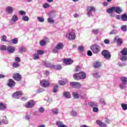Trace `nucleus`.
I'll return each mask as SVG.
<instances>
[{
	"instance_id": "nucleus-23",
	"label": "nucleus",
	"mask_w": 127,
	"mask_h": 127,
	"mask_svg": "<svg viewBox=\"0 0 127 127\" xmlns=\"http://www.w3.org/2000/svg\"><path fill=\"white\" fill-rule=\"evenodd\" d=\"M52 68L53 69H56V70H60V69L62 68V66L60 64H58L57 65H52Z\"/></svg>"
},
{
	"instance_id": "nucleus-20",
	"label": "nucleus",
	"mask_w": 127,
	"mask_h": 127,
	"mask_svg": "<svg viewBox=\"0 0 127 127\" xmlns=\"http://www.w3.org/2000/svg\"><path fill=\"white\" fill-rule=\"evenodd\" d=\"M57 126H58V127H67L66 125L63 124V123L60 121H58L56 123Z\"/></svg>"
},
{
	"instance_id": "nucleus-5",
	"label": "nucleus",
	"mask_w": 127,
	"mask_h": 127,
	"mask_svg": "<svg viewBox=\"0 0 127 127\" xmlns=\"http://www.w3.org/2000/svg\"><path fill=\"white\" fill-rule=\"evenodd\" d=\"M102 55L104 56L105 59H111V54L108 50H103L102 52Z\"/></svg>"
},
{
	"instance_id": "nucleus-28",
	"label": "nucleus",
	"mask_w": 127,
	"mask_h": 127,
	"mask_svg": "<svg viewBox=\"0 0 127 127\" xmlns=\"http://www.w3.org/2000/svg\"><path fill=\"white\" fill-rule=\"evenodd\" d=\"M6 10L8 13H12V11H13V9H12V7L8 6L6 8Z\"/></svg>"
},
{
	"instance_id": "nucleus-33",
	"label": "nucleus",
	"mask_w": 127,
	"mask_h": 127,
	"mask_svg": "<svg viewBox=\"0 0 127 127\" xmlns=\"http://www.w3.org/2000/svg\"><path fill=\"white\" fill-rule=\"evenodd\" d=\"M72 96L74 99H79V95L77 92H73Z\"/></svg>"
},
{
	"instance_id": "nucleus-4",
	"label": "nucleus",
	"mask_w": 127,
	"mask_h": 127,
	"mask_svg": "<svg viewBox=\"0 0 127 127\" xmlns=\"http://www.w3.org/2000/svg\"><path fill=\"white\" fill-rule=\"evenodd\" d=\"M65 37L69 39V40H74L76 38V34L73 31H71L68 33H67Z\"/></svg>"
},
{
	"instance_id": "nucleus-62",
	"label": "nucleus",
	"mask_w": 127,
	"mask_h": 127,
	"mask_svg": "<svg viewBox=\"0 0 127 127\" xmlns=\"http://www.w3.org/2000/svg\"><path fill=\"white\" fill-rule=\"evenodd\" d=\"M50 5L49 4L46 3L43 5L44 8H48L49 7Z\"/></svg>"
},
{
	"instance_id": "nucleus-50",
	"label": "nucleus",
	"mask_w": 127,
	"mask_h": 127,
	"mask_svg": "<svg viewBox=\"0 0 127 127\" xmlns=\"http://www.w3.org/2000/svg\"><path fill=\"white\" fill-rule=\"evenodd\" d=\"M37 54L39 56V55H42L44 54V52L42 50H39L37 51Z\"/></svg>"
},
{
	"instance_id": "nucleus-57",
	"label": "nucleus",
	"mask_w": 127,
	"mask_h": 127,
	"mask_svg": "<svg viewBox=\"0 0 127 127\" xmlns=\"http://www.w3.org/2000/svg\"><path fill=\"white\" fill-rule=\"evenodd\" d=\"M92 32L93 33H94V34H98V33H99V30L98 29L93 30Z\"/></svg>"
},
{
	"instance_id": "nucleus-56",
	"label": "nucleus",
	"mask_w": 127,
	"mask_h": 127,
	"mask_svg": "<svg viewBox=\"0 0 127 127\" xmlns=\"http://www.w3.org/2000/svg\"><path fill=\"white\" fill-rule=\"evenodd\" d=\"M93 112H94V113H97V112H99V109L96 107H93Z\"/></svg>"
},
{
	"instance_id": "nucleus-35",
	"label": "nucleus",
	"mask_w": 127,
	"mask_h": 127,
	"mask_svg": "<svg viewBox=\"0 0 127 127\" xmlns=\"http://www.w3.org/2000/svg\"><path fill=\"white\" fill-rule=\"evenodd\" d=\"M59 84L61 85V86H65L66 85V83H67V80H65V81L60 80L59 81Z\"/></svg>"
},
{
	"instance_id": "nucleus-14",
	"label": "nucleus",
	"mask_w": 127,
	"mask_h": 127,
	"mask_svg": "<svg viewBox=\"0 0 127 127\" xmlns=\"http://www.w3.org/2000/svg\"><path fill=\"white\" fill-rule=\"evenodd\" d=\"M96 123L100 127H107V125L104 123L102 122L101 121L96 120Z\"/></svg>"
},
{
	"instance_id": "nucleus-13",
	"label": "nucleus",
	"mask_w": 127,
	"mask_h": 127,
	"mask_svg": "<svg viewBox=\"0 0 127 127\" xmlns=\"http://www.w3.org/2000/svg\"><path fill=\"white\" fill-rule=\"evenodd\" d=\"M64 63L67 65H70L73 63V60L71 59H64Z\"/></svg>"
},
{
	"instance_id": "nucleus-38",
	"label": "nucleus",
	"mask_w": 127,
	"mask_h": 127,
	"mask_svg": "<svg viewBox=\"0 0 127 127\" xmlns=\"http://www.w3.org/2000/svg\"><path fill=\"white\" fill-rule=\"evenodd\" d=\"M121 107H122L123 111H127V104L123 103L121 105Z\"/></svg>"
},
{
	"instance_id": "nucleus-9",
	"label": "nucleus",
	"mask_w": 127,
	"mask_h": 127,
	"mask_svg": "<svg viewBox=\"0 0 127 127\" xmlns=\"http://www.w3.org/2000/svg\"><path fill=\"white\" fill-rule=\"evenodd\" d=\"M41 85L42 87H44V88H46L50 85L49 82L47 80H42L40 81Z\"/></svg>"
},
{
	"instance_id": "nucleus-40",
	"label": "nucleus",
	"mask_w": 127,
	"mask_h": 127,
	"mask_svg": "<svg viewBox=\"0 0 127 127\" xmlns=\"http://www.w3.org/2000/svg\"><path fill=\"white\" fill-rule=\"evenodd\" d=\"M33 57L34 60H37L38 59H39V56L37 53L34 54Z\"/></svg>"
},
{
	"instance_id": "nucleus-55",
	"label": "nucleus",
	"mask_w": 127,
	"mask_h": 127,
	"mask_svg": "<svg viewBox=\"0 0 127 127\" xmlns=\"http://www.w3.org/2000/svg\"><path fill=\"white\" fill-rule=\"evenodd\" d=\"M1 41H3V42L6 41V36L3 35L1 36Z\"/></svg>"
},
{
	"instance_id": "nucleus-32",
	"label": "nucleus",
	"mask_w": 127,
	"mask_h": 127,
	"mask_svg": "<svg viewBox=\"0 0 127 127\" xmlns=\"http://www.w3.org/2000/svg\"><path fill=\"white\" fill-rule=\"evenodd\" d=\"M127 83L122 82V83H121L120 84L119 86L121 89H125V88H127Z\"/></svg>"
},
{
	"instance_id": "nucleus-30",
	"label": "nucleus",
	"mask_w": 127,
	"mask_h": 127,
	"mask_svg": "<svg viewBox=\"0 0 127 127\" xmlns=\"http://www.w3.org/2000/svg\"><path fill=\"white\" fill-rule=\"evenodd\" d=\"M87 11H90V12H92L93 11V10H95V7H93V6H88L87 7V9H86Z\"/></svg>"
},
{
	"instance_id": "nucleus-43",
	"label": "nucleus",
	"mask_w": 127,
	"mask_h": 127,
	"mask_svg": "<svg viewBox=\"0 0 127 127\" xmlns=\"http://www.w3.org/2000/svg\"><path fill=\"white\" fill-rule=\"evenodd\" d=\"M121 29L122 30V31H124L126 32L127 30V25H124L121 27Z\"/></svg>"
},
{
	"instance_id": "nucleus-26",
	"label": "nucleus",
	"mask_w": 127,
	"mask_h": 127,
	"mask_svg": "<svg viewBox=\"0 0 127 127\" xmlns=\"http://www.w3.org/2000/svg\"><path fill=\"white\" fill-rule=\"evenodd\" d=\"M52 112L53 115H57L59 113V109L57 108H54L52 110Z\"/></svg>"
},
{
	"instance_id": "nucleus-61",
	"label": "nucleus",
	"mask_w": 127,
	"mask_h": 127,
	"mask_svg": "<svg viewBox=\"0 0 127 127\" xmlns=\"http://www.w3.org/2000/svg\"><path fill=\"white\" fill-rule=\"evenodd\" d=\"M15 61L16 62H20V58L18 57L15 58Z\"/></svg>"
},
{
	"instance_id": "nucleus-16",
	"label": "nucleus",
	"mask_w": 127,
	"mask_h": 127,
	"mask_svg": "<svg viewBox=\"0 0 127 127\" xmlns=\"http://www.w3.org/2000/svg\"><path fill=\"white\" fill-rule=\"evenodd\" d=\"M15 49L13 47H7V51L8 53H13L14 52Z\"/></svg>"
},
{
	"instance_id": "nucleus-31",
	"label": "nucleus",
	"mask_w": 127,
	"mask_h": 127,
	"mask_svg": "<svg viewBox=\"0 0 127 127\" xmlns=\"http://www.w3.org/2000/svg\"><path fill=\"white\" fill-rule=\"evenodd\" d=\"M120 53H121L122 55H127V49H124L120 52Z\"/></svg>"
},
{
	"instance_id": "nucleus-11",
	"label": "nucleus",
	"mask_w": 127,
	"mask_h": 127,
	"mask_svg": "<svg viewBox=\"0 0 127 127\" xmlns=\"http://www.w3.org/2000/svg\"><path fill=\"white\" fill-rule=\"evenodd\" d=\"M115 40L117 41L118 45L121 46L123 44V39L120 38V37L116 36L115 38Z\"/></svg>"
},
{
	"instance_id": "nucleus-7",
	"label": "nucleus",
	"mask_w": 127,
	"mask_h": 127,
	"mask_svg": "<svg viewBox=\"0 0 127 127\" xmlns=\"http://www.w3.org/2000/svg\"><path fill=\"white\" fill-rule=\"evenodd\" d=\"M34 106V101L33 100H30L25 104V108L29 109L32 108Z\"/></svg>"
},
{
	"instance_id": "nucleus-47",
	"label": "nucleus",
	"mask_w": 127,
	"mask_h": 127,
	"mask_svg": "<svg viewBox=\"0 0 127 127\" xmlns=\"http://www.w3.org/2000/svg\"><path fill=\"white\" fill-rule=\"evenodd\" d=\"M37 19L40 22H44V18L43 17H38Z\"/></svg>"
},
{
	"instance_id": "nucleus-39",
	"label": "nucleus",
	"mask_w": 127,
	"mask_h": 127,
	"mask_svg": "<svg viewBox=\"0 0 127 127\" xmlns=\"http://www.w3.org/2000/svg\"><path fill=\"white\" fill-rule=\"evenodd\" d=\"M78 50L79 52H82V51H84V50H85V48L82 46H79Z\"/></svg>"
},
{
	"instance_id": "nucleus-10",
	"label": "nucleus",
	"mask_w": 127,
	"mask_h": 127,
	"mask_svg": "<svg viewBox=\"0 0 127 127\" xmlns=\"http://www.w3.org/2000/svg\"><path fill=\"white\" fill-rule=\"evenodd\" d=\"M70 85L72 88H80L81 84L78 82H72L70 83Z\"/></svg>"
},
{
	"instance_id": "nucleus-27",
	"label": "nucleus",
	"mask_w": 127,
	"mask_h": 127,
	"mask_svg": "<svg viewBox=\"0 0 127 127\" xmlns=\"http://www.w3.org/2000/svg\"><path fill=\"white\" fill-rule=\"evenodd\" d=\"M89 105L91 108H95L96 107H98V104L96 103L95 102H90L89 103Z\"/></svg>"
},
{
	"instance_id": "nucleus-44",
	"label": "nucleus",
	"mask_w": 127,
	"mask_h": 127,
	"mask_svg": "<svg viewBox=\"0 0 127 127\" xmlns=\"http://www.w3.org/2000/svg\"><path fill=\"white\" fill-rule=\"evenodd\" d=\"M0 50H7V48H6V46H5V45H1V46H0Z\"/></svg>"
},
{
	"instance_id": "nucleus-36",
	"label": "nucleus",
	"mask_w": 127,
	"mask_h": 127,
	"mask_svg": "<svg viewBox=\"0 0 127 127\" xmlns=\"http://www.w3.org/2000/svg\"><path fill=\"white\" fill-rule=\"evenodd\" d=\"M22 20L23 21H28L29 20V17L27 16H23L22 17Z\"/></svg>"
},
{
	"instance_id": "nucleus-63",
	"label": "nucleus",
	"mask_w": 127,
	"mask_h": 127,
	"mask_svg": "<svg viewBox=\"0 0 127 127\" xmlns=\"http://www.w3.org/2000/svg\"><path fill=\"white\" fill-rule=\"evenodd\" d=\"M87 55L88 56H92L93 55V54L92 53V52L91 51H88L87 52Z\"/></svg>"
},
{
	"instance_id": "nucleus-25",
	"label": "nucleus",
	"mask_w": 127,
	"mask_h": 127,
	"mask_svg": "<svg viewBox=\"0 0 127 127\" xmlns=\"http://www.w3.org/2000/svg\"><path fill=\"white\" fill-rule=\"evenodd\" d=\"M121 19L123 21H127V14L126 13H124L121 15Z\"/></svg>"
},
{
	"instance_id": "nucleus-60",
	"label": "nucleus",
	"mask_w": 127,
	"mask_h": 127,
	"mask_svg": "<svg viewBox=\"0 0 127 127\" xmlns=\"http://www.w3.org/2000/svg\"><path fill=\"white\" fill-rule=\"evenodd\" d=\"M39 113H43L44 112V109L43 108V107H40L39 109Z\"/></svg>"
},
{
	"instance_id": "nucleus-64",
	"label": "nucleus",
	"mask_w": 127,
	"mask_h": 127,
	"mask_svg": "<svg viewBox=\"0 0 127 127\" xmlns=\"http://www.w3.org/2000/svg\"><path fill=\"white\" fill-rule=\"evenodd\" d=\"M104 43H105V44H109V43H110V40H108V39H105L104 41Z\"/></svg>"
},
{
	"instance_id": "nucleus-48",
	"label": "nucleus",
	"mask_w": 127,
	"mask_h": 127,
	"mask_svg": "<svg viewBox=\"0 0 127 127\" xmlns=\"http://www.w3.org/2000/svg\"><path fill=\"white\" fill-rule=\"evenodd\" d=\"M48 22H49V23H54L55 21L52 19V18L49 17L48 19Z\"/></svg>"
},
{
	"instance_id": "nucleus-15",
	"label": "nucleus",
	"mask_w": 127,
	"mask_h": 127,
	"mask_svg": "<svg viewBox=\"0 0 127 127\" xmlns=\"http://www.w3.org/2000/svg\"><path fill=\"white\" fill-rule=\"evenodd\" d=\"M115 12H116V13H118V14H121V13H122V12H123L122 8H121V7L120 6H115Z\"/></svg>"
},
{
	"instance_id": "nucleus-29",
	"label": "nucleus",
	"mask_w": 127,
	"mask_h": 127,
	"mask_svg": "<svg viewBox=\"0 0 127 127\" xmlns=\"http://www.w3.org/2000/svg\"><path fill=\"white\" fill-rule=\"evenodd\" d=\"M46 42H47V40L44 39L40 42V44L41 46H45L46 44Z\"/></svg>"
},
{
	"instance_id": "nucleus-59",
	"label": "nucleus",
	"mask_w": 127,
	"mask_h": 127,
	"mask_svg": "<svg viewBox=\"0 0 127 127\" xmlns=\"http://www.w3.org/2000/svg\"><path fill=\"white\" fill-rule=\"evenodd\" d=\"M81 69V67H80V66L77 65L76 67H75V71L76 72H78L79 71H80V69Z\"/></svg>"
},
{
	"instance_id": "nucleus-24",
	"label": "nucleus",
	"mask_w": 127,
	"mask_h": 127,
	"mask_svg": "<svg viewBox=\"0 0 127 127\" xmlns=\"http://www.w3.org/2000/svg\"><path fill=\"white\" fill-rule=\"evenodd\" d=\"M44 65L47 68H52V66H53V64H51L48 62H45Z\"/></svg>"
},
{
	"instance_id": "nucleus-51",
	"label": "nucleus",
	"mask_w": 127,
	"mask_h": 127,
	"mask_svg": "<svg viewBox=\"0 0 127 127\" xmlns=\"http://www.w3.org/2000/svg\"><path fill=\"white\" fill-rule=\"evenodd\" d=\"M19 52H20V53H23V52H24L25 51V48L22 47L21 48H20L19 49Z\"/></svg>"
},
{
	"instance_id": "nucleus-3",
	"label": "nucleus",
	"mask_w": 127,
	"mask_h": 127,
	"mask_svg": "<svg viewBox=\"0 0 127 127\" xmlns=\"http://www.w3.org/2000/svg\"><path fill=\"white\" fill-rule=\"evenodd\" d=\"M63 47H64V45L62 43H59L57 46L53 49L54 53H58L59 50H61V49H63Z\"/></svg>"
},
{
	"instance_id": "nucleus-2",
	"label": "nucleus",
	"mask_w": 127,
	"mask_h": 127,
	"mask_svg": "<svg viewBox=\"0 0 127 127\" xmlns=\"http://www.w3.org/2000/svg\"><path fill=\"white\" fill-rule=\"evenodd\" d=\"M90 49L93 53H95V54H98L101 50V47H100V46L99 45L94 44L90 47Z\"/></svg>"
},
{
	"instance_id": "nucleus-17",
	"label": "nucleus",
	"mask_w": 127,
	"mask_h": 127,
	"mask_svg": "<svg viewBox=\"0 0 127 127\" xmlns=\"http://www.w3.org/2000/svg\"><path fill=\"white\" fill-rule=\"evenodd\" d=\"M101 62H99L98 61L95 62L93 63V67L94 68H99V67H101Z\"/></svg>"
},
{
	"instance_id": "nucleus-49",
	"label": "nucleus",
	"mask_w": 127,
	"mask_h": 127,
	"mask_svg": "<svg viewBox=\"0 0 127 127\" xmlns=\"http://www.w3.org/2000/svg\"><path fill=\"white\" fill-rule=\"evenodd\" d=\"M19 13L20 15H25L26 14V12L23 10H19Z\"/></svg>"
},
{
	"instance_id": "nucleus-34",
	"label": "nucleus",
	"mask_w": 127,
	"mask_h": 127,
	"mask_svg": "<svg viewBox=\"0 0 127 127\" xmlns=\"http://www.w3.org/2000/svg\"><path fill=\"white\" fill-rule=\"evenodd\" d=\"M121 80L122 83L127 84V78L125 76L121 77Z\"/></svg>"
},
{
	"instance_id": "nucleus-58",
	"label": "nucleus",
	"mask_w": 127,
	"mask_h": 127,
	"mask_svg": "<svg viewBox=\"0 0 127 127\" xmlns=\"http://www.w3.org/2000/svg\"><path fill=\"white\" fill-rule=\"evenodd\" d=\"M94 78H100V76L99 74L95 73L93 74Z\"/></svg>"
},
{
	"instance_id": "nucleus-53",
	"label": "nucleus",
	"mask_w": 127,
	"mask_h": 127,
	"mask_svg": "<svg viewBox=\"0 0 127 127\" xmlns=\"http://www.w3.org/2000/svg\"><path fill=\"white\" fill-rule=\"evenodd\" d=\"M58 90V85H56L54 87L53 92L54 93H57Z\"/></svg>"
},
{
	"instance_id": "nucleus-12",
	"label": "nucleus",
	"mask_w": 127,
	"mask_h": 127,
	"mask_svg": "<svg viewBox=\"0 0 127 127\" xmlns=\"http://www.w3.org/2000/svg\"><path fill=\"white\" fill-rule=\"evenodd\" d=\"M8 86L10 87V88L14 87V86H15V82H14V80H13V79H9L8 80Z\"/></svg>"
},
{
	"instance_id": "nucleus-42",
	"label": "nucleus",
	"mask_w": 127,
	"mask_h": 127,
	"mask_svg": "<svg viewBox=\"0 0 127 127\" xmlns=\"http://www.w3.org/2000/svg\"><path fill=\"white\" fill-rule=\"evenodd\" d=\"M6 108V107L5 106V105L2 103H0V110H4Z\"/></svg>"
},
{
	"instance_id": "nucleus-54",
	"label": "nucleus",
	"mask_w": 127,
	"mask_h": 127,
	"mask_svg": "<svg viewBox=\"0 0 127 127\" xmlns=\"http://www.w3.org/2000/svg\"><path fill=\"white\" fill-rule=\"evenodd\" d=\"M18 43V41L17 40V39L16 38L13 39L12 43H13V44H17Z\"/></svg>"
},
{
	"instance_id": "nucleus-8",
	"label": "nucleus",
	"mask_w": 127,
	"mask_h": 127,
	"mask_svg": "<svg viewBox=\"0 0 127 127\" xmlns=\"http://www.w3.org/2000/svg\"><path fill=\"white\" fill-rule=\"evenodd\" d=\"M13 78L15 81H21V75L19 73H16L13 75Z\"/></svg>"
},
{
	"instance_id": "nucleus-41",
	"label": "nucleus",
	"mask_w": 127,
	"mask_h": 127,
	"mask_svg": "<svg viewBox=\"0 0 127 127\" xmlns=\"http://www.w3.org/2000/svg\"><path fill=\"white\" fill-rule=\"evenodd\" d=\"M119 31L117 30H112V31H111L109 33V34L110 35H112V34H117V33H118Z\"/></svg>"
},
{
	"instance_id": "nucleus-6",
	"label": "nucleus",
	"mask_w": 127,
	"mask_h": 127,
	"mask_svg": "<svg viewBox=\"0 0 127 127\" xmlns=\"http://www.w3.org/2000/svg\"><path fill=\"white\" fill-rule=\"evenodd\" d=\"M22 91H17L12 94V97L14 99H19L20 97L22 96Z\"/></svg>"
},
{
	"instance_id": "nucleus-1",
	"label": "nucleus",
	"mask_w": 127,
	"mask_h": 127,
	"mask_svg": "<svg viewBox=\"0 0 127 127\" xmlns=\"http://www.w3.org/2000/svg\"><path fill=\"white\" fill-rule=\"evenodd\" d=\"M73 78L74 80H80V79L86 78V73L83 71L79 72L78 73L73 74Z\"/></svg>"
},
{
	"instance_id": "nucleus-18",
	"label": "nucleus",
	"mask_w": 127,
	"mask_h": 127,
	"mask_svg": "<svg viewBox=\"0 0 127 127\" xmlns=\"http://www.w3.org/2000/svg\"><path fill=\"white\" fill-rule=\"evenodd\" d=\"M18 20V17L17 15L14 14L12 16V18L11 19V22H16Z\"/></svg>"
},
{
	"instance_id": "nucleus-46",
	"label": "nucleus",
	"mask_w": 127,
	"mask_h": 127,
	"mask_svg": "<svg viewBox=\"0 0 127 127\" xmlns=\"http://www.w3.org/2000/svg\"><path fill=\"white\" fill-rule=\"evenodd\" d=\"M12 66L14 68H18V67H19V64L18 63H14L13 64Z\"/></svg>"
},
{
	"instance_id": "nucleus-22",
	"label": "nucleus",
	"mask_w": 127,
	"mask_h": 127,
	"mask_svg": "<svg viewBox=\"0 0 127 127\" xmlns=\"http://www.w3.org/2000/svg\"><path fill=\"white\" fill-rule=\"evenodd\" d=\"M106 11L108 13H112V12H115V6H113L109 8Z\"/></svg>"
},
{
	"instance_id": "nucleus-37",
	"label": "nucleus",
	"mask_w": 127,
	"mask_h": 127,
	"mask_svg": "<svg viewBox=\"0 0 127 127\" xmlns=\"http://www.w3.org/2000/svg\"><path fill=\"white\" fill-rule=\"evenodd\" d=\"M120 59L122 61H127V55H122Z\"/></svg>"
},
{
	"instance_id": "nucleus-52",
	"label": "nucleus",
	"mask_w": 127,
	"mask_h": 127,
	"mask_svg": "<svg viewBox=\"0 0 127 127\" xmlns=\"http://www.w3.org/2000/svg\"><path fill=\"white\" fill-rule=\"evenodd\" d=\"M70 115L72 116V117H76V116H77V112L72 111L70 112Z\"/></svg>"
},
{
	"instance_id": "nucleus-45",
	"label": "nucleus",
	"mask_w": 127,
	"mask_h": 127,
	"mask_svg": "<svg viewBox=\"0 0 127 127\" xmlns=\"http://www.w3.org/2000/svg\"><path fill=\"white\" fill-rule=\"evenodd\" d=\"M100 103H101V104H102V105L103 106H106V101H105V100H104L103 99H100Z\"/></svg>"
},
{
	"instance_id": "nucleus-19",
	"label": "nucleus",
	"mask_w": 127,
	"mask_h": 127,
	"mask_svg": "<svg viewBox=\"0 0 127 127\" xmlns=\"http://www.w3.org/2000/svg\"><path fill=\"white\" fill-rule=\"evenodd\" d=\"M3 118H4L3 120H0V125H2V124H4V125H7V124H8V121L5 120L6 119V117H4Z\"/></svg>"
},
{
	"instance_id": "nucleus-21",
	"label": "nucleus",
	"mask_w": 127,
	"mask_h": 127,
	"mask_svg": "<svg viewBox=\"0 0 127 127\" xmlns=\"http://www.w3.org/2000/svg\"><path fill=\"white\" fill-rule=\"evenodd\" d=\"M64 97L66 99H70L71 98V94L68 92H65L64 93Z\"/></svg>"
}]
</instances>
